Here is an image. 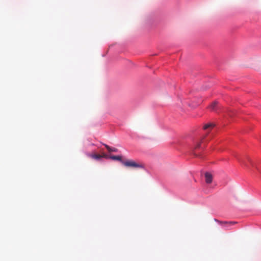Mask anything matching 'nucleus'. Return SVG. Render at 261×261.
<instances>
[{
    "label": "nucleus",
    "instance_id": "obj_1",
    "mask_svg": "<svg viewBox=\"0 0 261 261\" xmlns=\"http://www.w3.org/2000/svg\"><path fill=\"white\" fill-rule=\"evenodd\" d=\"M145 165L140 161H132V175L137 178L144 171Z\"/></svg>",
    "mask_w": 261,
    "mask_h": 261
},
{
    "label": "nucleus",
    "instance_id": "obj_2",
    "mask_svg": "<svg viewBox=\"0 0 261 261\" xmlns=\"http://www.w3.org/2000/svg\"><path fill=\"white\" fill-rule=\"evenodd\" d=\"M205 182L207 184H211L213 181V176L210 172H205Z\"/></svg>",
    "mask_w": 261,
    "mask_h": 261
},
{
    "label": "nucleus",
    "instance_id": "obj_9",
    "mask_svg": "<svg viewBox=\"0 0 261 261\" xmlns=\"http://www.w3.org/2000/svg\"><path fill=\"white\" fill-rule=\"evenodd\" d=\"M217 105V102L216 101L212 103V105L210 106V109H211L212 110H215V108Z\"/></svg>",
    "mask_w": 261,
    "mask_h": 261
},
{
    "label": "nucleus",
    "instance_id": "obj_7",
    "mask_svg": "<svg viewBox=\"0 0 261 261\" xmlns=\"http://www.w3.org/2000/svg\"><path fill=\"white\" fill-rule=\"evenodd\" d=\"M234 223H236V222H221V224L224 225V226L226 227H227L231 225L232 224H234Z\"/></svg>",
    "mask_w": 261,
    "mask_h": 261
},
{
    "label": "nucleus",
    "instance_id": "obj_3",
    "mask_svg": "<svg viewBox=\"0 0 261 261\" xmlns=\"http://www.w3.org/2000/svg\"><path fill=\"white\" fill-rule=\"evenodd\" d=\"M88 156L90 158H91L94 160H98L101 159V155L96 153H92V154H88Z\"/></svg>",
    "mask_w": 261,
    "mask_h": 261
},
{
    "label": "nucleus",
    "instance_id": "obj_4",
    "mask_svg": "<svg viewBox=\"0 0 261 261\" xmlns=\"http://www.w3.org/2000/svg\"><path fill=\"white\" fill-rule=\"evenodd\" d=\"M103 145L105 146V147L107 149V150H108V151L109 152H117L118 151V149L116 148L111 147L109 146H108V145L105 144H103Z\"/></svg>",
    "mask_w": 261,
    "mask_h": 261
},
{
    "label": "nucleus",
    "instance_id": "obj_11",
    "mask_svg": "<svg viewBox=\"0 0 261 261\" xmlns=\"http://www.w3.org/2000/svg\"><path fill=\"white\" fill-rule=\"evenodd\" d=\"M200 146V144H198L196 146V148H198Z\"/></svg>",
    "mask_w": 261,
    "mask_h": 261
},
{
    "label": "nucleus",
    "instance_id": "obj_5",
    "mask_svg": "<svg viewBox=\"0 0 261 261\" xmlns=\"http://www.w3.org/2000/svg\"><path fill=\"white\" fill-rule=\"evenodd\" d=\"M109 158L113 160H118V161H121V156H117V155H111L109 156Z\"/></svg>",
    "mask_w": 261,
    "mask_h": 261
},
{
    "label": "nucleus",
    "instance_id": "obj_8",
    "mask_svg": "<svg viewBox=\"0 0 261 261\" xmlns=\"http://www.w3.org/2000/svg\"><path fill=\"white\" fill-rule=\"evenodd\" d=\"M214 124H213L212 123L206 124L204 126L203 128L204 129H206L208 128L213 127H214Z\"/></svg>",
    "mask_w": 261,
    "mask_h": 261
},
{
    "label": "nucleus",
    "instance_id": "obj_10",
    "mask_svg": "<svg viewBox=\"0 0 261 261\" xmlns=\"http://www.w3.org/2000/svg\"><path fill=\"white\" fill-rule=\"evenodd\" d=\"M100 155H101V158H104L106 159H108V158H109V156H108L107 154H106L105 153H103L102 154H100Z\"/></svg>",
    "mask_w": 261,
    "mask_h": 261
},
{
    "label": "nucleus",
    "instance_id": "obj_6",
    "mask_svg": "<svg viewBox=\"0 0 261 261\" xmlns=\"http://www.w3.org/2000/svg\"><path fill=\"white\" fill-rule=\"evenodd\" d=\"M120 162L125 166H126V167L130 166V161H124L122 160V158H121V161H120Z\"/></svg>",
    "mask_w": 261,
    "mask_h": 261
}]
</instances>
